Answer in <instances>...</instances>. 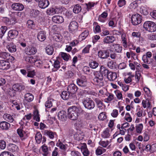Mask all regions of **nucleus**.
<instances>
[{
  "label": "nucleus",
  "instance_id": "nucleus-1",
  "mask_svg": "<svg viewBox=\"0 0 156 156\" xmlns=\"http://www.w3.org/2000/svg\"><path fill=\"white\" fill-rule=\"evenodd\" d=\"M79 109L76 107H69L68 109V117L72 120L77 119L78 116Z\"/></svg>",
  "mask_w": 156,
  "mask_h": 156
},
{
  "label": "nucleus",
  "instance_id": "nucleus-2",
  "mask_svg": "<svg viewBox=\"0 0 156 156\" xmlns=\"http://www.w3.org/2000/svg\"><path fill=\"white\" fill-rule=\"evenodd\" d=\"M95 77L93 79L94 84L99 87H102L104 85L103 76L101 73L100 72H97L95 73Z\"/></svg>",
  "mask_w": 156,
  "mask_h": 156
},
{
  "label": "nucleus",
  "instance_id": "nucleus-3",
  "mask_svg": "<svg viewBox=\"0 0 156 156\" xmlns=\"http://www.w3.org/2000/svg\"><path fill=\"white\" fill-rule=\"evenodd\" d=\"M143 27L146 30L149 32H154L156 30V25L152 21L145 22L143 24Z\"/></svg>",
  "mask_w": 156,
  "mask_h": 156
},
{
  "label": "nucleus",
  "instance_id": "nucleus-4",
  "mask_svg": "<svg viewBox=\"0 0 156 156\" xmlns=\"http://www.w3.org/2000/svg\"><path fill=\"white\" fill-rule=\"evenodd\" d=\"M118 33V34H121V43L122 45L125 48H126L128 46V37L127 34L121 32V31L117 30H114Z\"/></svg>",
  "mask_w": 156,
  "mask_h": 156
},
{
  "label": "nucleus",
  "instance_id": "nucleus-5",
  "mask_svg": "<svg viewBox=\"0 0 156 156\" xmlns=\"http://www.w3.org/2000/svg\"><path fill=\"white\" fill-rule=\"evenodd\" d=\"M83 103L85 108L87 109L91 110L95 107L94 101L90 98H87L83 101Z\"/></svg>",
  "mask_w": 156,
  "mask_h": 156
},
{
  "label": "nucleus",
  "instance_id": "nucleus-6",
  "mask_svg": "<svg viewBox=\"0 0 156 156\" xmlns=\"http://www.w3.org/2000/svg\"><path fill=\"white\" fill-rule=\"evenodd\" d=\"M141 20V16L137 13L134 14L131 17V22L134 25H137L140 23Z\"/></svg>",
  "mask_w": 156,
  "mask_h": 156
},
{
  "label": "nucleus",
  "instance_id": "nucleus-7",
  "mask_svg": "<svg viewBox=\"0 0 156 156\" xmlns=\"http://www.w3.org/2000/svg\"><path fill=\"white\" fill-rule=\"evenodd\" d=\"M78 25L75 21H71L69 26V32L74 33L78 29Z\"/></svg>",
  "mask_w": 156,
  "mask_h": 156
},
{
  "label": "nucleus",
  "instance_id": "nucleus-8",
  "mask_svg": "<svg viewBox=\"0 0 156 156\" xmlns=\"http://www.w3.org/2000/svg\"><path fill=\"white\" fill-rule=\"evenodd\" d=\"M10 67V64L8 61L4 60H0V69L7 70Z\"/></svg>",
  "mask_w": 156,
  "mask_h": 156
},
{
  "label": "nucleus",
  "instance_id": "nucleus-9",
  "mask_svg": "<svg viewBox=\"0 0 156 156\" xmlns=\"http://www.w3.org/2000/svg\"><path fill=\"white\" fill-rule=\"evenodd\" d=\"M98 57L101 59H106L109 56V53L107 50H101L98 52Z\"/></svg>",
  "mask_w": 156,
  "mask_h": 156
},
{
  "label": "nucleus",
  "instance_id": "nucleus-10",
  "mask_svg": "<svg viewBox=\"0 0 156 156\" xmlns=\"http://www.w3.org/2000/svg\"><path fill=\"white\" fill-rule=\"evenodd\" d=\"M11 7L13 10L17 11H21L24 8L23 5L20 3H14L12 5Z\"/></svg>",
  "mask_w": 156,
  "mask_h": 156
},
{
  "label": "nucleus",
  "instance_id": "nucleus-11",
  "mask_svg": "<svg viewBox=\"0 0 156 156\" xmlns=\"http://www.w3.org/2000/svg\"><path fill=\"white\" fill-rule=\"evenodd\" d=\"M76 83L79 86L83 87H86L87 85V80L85 76L77 79L76 80Z\"/></svg>",
  "mask_w": 156,
  "mask_h": 156
},
{
  "label": "nucleus",
  "instance_id": "nucleus-12",
  "mask_svg": "<svg viewBox=\"0 0 156 156\" xmlns=\"http://www.w3.org/2000/svg\"><path fill=\"white\" fill-rule=\"evenodd\" d=\"M17 132L20 138L22 140H25L27 137L26 136V133L23 129V126H21L20 128L17 130Z\"/></svg>",
  "mask_w": 156,
  "mask_h": 156
},
{
  "label": "nucleus",
  "instance_id": "nucleus-13",
  "mask_svg": "<svg viewBox=\"0 0 156 156\" xmlns=\"http://www.w3.org/2000/svg\"><path fill=\"white\" fill-rule=\"evenodd\" d=\"M80 148L81 152L84 156H89L90 152L87 148L86 144L85 143L81 144Z\"/></svg>",
  "mask_w": 156,
  "mask_h": 156
},
{
  "label": "nucleus",
  "instance_id": "nucleus-14",
  "mask_svg": "<svg viewBox=\"0 0 156 156\" xmlns=\"http://www.w3.org/2000/svg\"><path fill=\"white\" fill-rule=\"evenodd\" d=\"M37 50L35 48L30 46L27 47L25 50V53L28 55H32L35 54L37 52Z\"/></svg>",
  "mask_w": 156,
  "mask_h": 156
},
{
  "label": "nucleus",
  "instance_id": "nucleus-15",
  "mask_svg": "<svg viewBox=\"0 0 156 156\" xmlns=\"http://www.w3.org/2000/svg\"><path fill=\"white\" fill-rule=\"evenodd\" d=\"M6 48L9 52L11 53L15 52L16 51V46L12 42L8 43Z\"/></svg>",
  "mask_w": 156,
  "mask_h": 156
},
{
  "label": "nucleus",
  "instance_id": "nucleus-16",
  "mask_svg": "<svg viewBox=\"0 0 156 156\" xmlns=\"http://www.w3.org/2000/svg\"><path fill=\"white\" fill-rule=\"evenodd\" d=\"M12 90L16 92H20L25 89V86L20 84L16 83L12 86Z\"/></svg>",
  "mask_w": 156,
  "mask_h": 156
},
{
  "label": "nucleus",
  "instance_id": "nucleus-17",
  "mask_svg": "<svg viewBox=\"0 0 156 156\" xmlns=\"http://www.w3.org/2000/svg\"><path fill=\"white\" fill-rule=\"evenodd\" d=\"M49 5V2L48 0H41L38 3L39 7L42 9L47 7Z\"/></svg>",
  "mask_w": 156,
  "mask_h": 156
},
{
  "label": "nucleus",
  "instance_id": "nucleus-18",
  "mask_svg": "<svg viewBox=\"0 0 156 156\" xmlns=\"http://www.w3.org/2000/svg\"><path fill=\"white\" fill-rule=\"evenodd\" d=\"M77 90V87L73 83L70 84L67 88L68 92L72 94L75 93Z\"/></svg>",
  "mask_w": 156,
  "mask_h": 156
},
{
  "label": "nucleus",
  "instance_id": "nucleus-19",
  "mask_svg": "<svg viewBox=\"0 0 156 156\" xmlns=\"http://www.w3.org/2000/svg\"><path fill=\"white\" fill-rule=\"evenodd\" d=\"M18 34V31L15 30H10L8 33V36L11 39H14L16 38Z\"/></svg>",
  "mask_w": 156,
  "mask_h": 156
},
{
  "label": "nucleus",
  "instance_id": "nucleus-20",
  "mask_svg": "<svg viewBox=\"0 0 156 156\" xmlns=\"http://www.w3.org/2000/svg\"><path fill=\"white\" fill-rule=\"evenodd\" d=\"M115 40V38L113 36H107L104 39L103 43L104 44H109L113 42Z\"/></svg>",
  "mask_w": 156,
  "mask_h": 156
},
{
  "label": "nucleus",
  "instance_id": "nucleus-21",
  "mask_svg": "<svg viewBox=\"0 0 156 156\" xmlns=\"http://www.w3.org/2000/svg\"><path fill=\"white\" fill-rule=\"evenodd\" d=\"M8 150L12 152L16 153L18 151V147L15 144H10L8 146Z\"/></svg>",
  "mask_w": 156,
  "mask_h": 156
},
{
  "label": "nucleus",
  "instance_id": "nucleus-22",
  "mask_svg": "<svg viewBox=\"0 0 156 156\" xmlns=\"http://www.w3.org/2000/svg\"><path fill=\"white\" fill-rule=\"evenodd\" d=\"M58 116L59 120L62 121L66 120L67 118L66 112L64 111H60L58 113Z\"/></svg>",
  "mask_w": 156,
  "mask_h": 156
},
{
  "label": "nucleus",
  "instance_id": "nucleus-23",
  "mask_svg": "<svg viewBox=\"0 0 156 156\" xmlns=\"http://www.w3.org/2000/svg\"><path fill=\"white\" fill-rule=\"evenodd\" d=\"M38 39L41 41H44L46 38V33L44 31H41L37 34Z\"/></svg>",
  "mask_w": 156,
  "mask_h": 156
},
{
  "label": "nucleus",
  "instance_id": "nucleus-24",
  "mask_svg": "<svg viewBox=\"0 0 156 156\" xmlns=\"http://www.w3.org/2000/svg\"><path fill=\"white\" fill-rule=\"evenodd\" d=\"M52 20L54 22L58 23H62L64 21L63 17L59 16H53L52 18Z\"/></svg>",
  "mask_w": 156,
  "mask_h": 156
},
{
  "label": "nucleus",
  "instance_id": "nucleus-25",
  "mask_svg": "<svg viewBox=\"0 0 156 156\" xmlns=\"http://www.w3.org/2000/svg\"><path fill=\"white\" fill-rule=\"evenodd\" d=\"M24 100L27 102H31L34 99V95L30 93H27L25 94L24 97Z\"/></svg>",
  "mask_w": 156,
  "mask_h": 156
},
{
  "label": "nucleus",
  "instance_id": "nucleus-26",
  "mask_svg": "<svg viewBox=\"0 0 156 156\" xmlns=\"http://www.w3.org/2000/svg\"><path fill=\"white\" fill-rule=\"evenodd\" d=\"M117 77L116 73L110 71L108 75L107 78L110 81L115 80Z\"/></svg>",
  "mask_w": 156,
  "mask_h": 156
},
{
  "label": "nucleus",
  "instance_id": "nucleus-27",
  "mask_svg": "<svg viewBox=\"0 0 156 156\" xmlns=\"http://www.w3.org/2000/svg\"><path fill=\"white\" fill-rule=\"evenodd\" d=\"M108 14L107 12H103L101 15L99 16L98 20L99 21L104 23L106 20V17L108 16Z\"/></svg>",
  "mask_w": 156,
  "mask_h": 156
},
{
  "label": "nucleus",
  "instance_id": "nucleus-28",
  "mask_svg": "<svg viewBox=\"0 0 156 156\" xmlns=\"http://www.w3.org/2000/svg\"><path fill=\"white\" fill-rule=\"evenodd\" d=\"M99 109H102L105 107V105L102 102V101L98 98H96L94 99Z\"/></svg>",
  "mask_w": 156,
  "mask_h": 156
},
{
  "label": "nucleus",
  "instance_id": "nucleus-29",
  "mask_svg": "<svg viewBox=\"0 0 156 156\" xmlns=\"http://www.w3.org/2000/svg\"><path fill=\"white\" fill-rule=\"evenodd\" d=\"M44 134L47 135L51 139H53L55 136H57L56 133L52 132L50 130H45L44 132Z\"/></svg>",
  "mask_w": 156,
  "mask_h": 156
},
{
  "label": "nucleus",
  "instance_id": "nucleus-30",
  "mask_svg": "<svg viewBox=\"0 0 156 156\" xmlns=\"http://www.w3.org/2000/svg\"><path fill=\"white\" fill-rule=\"evenodd\" d=\"M37 58L35 56H25L24 57L25 61L30 63H34L36 61Z\"/></svg>",
  "mask_w": 156,
  "mask_h": 156
},
{
  "label": "nucleus",
  "instance_id": "nucleus-31",
  "mask_svg": "<svg viewBox=\"0 0 156 156\" xmlns=\"http://www.w3.org/2000/svg\"><path fill=\"white\" fill-rule=\"evenodd\" d=\"M89 34V31L87 30H84L79 36V39L83 41L86 38Z\"/></svg>",
  "mask_w": 156,
  "mask_h": 156
},
{
  "label": "nucleus",
  "instance_id": "nucleus-32",
  "mask_svg": "<svg viewBox=\"0 0 156 156\" xmlns=\"http://www.w3.org/2000/svg\"><path fill=\"white\" fill-rule=\"evenodd\" d=\"M3 118L5 120L10 122H12L14 120L13 117L9 114L7 113L3 115Z\"/></svg>",
  "mask_w": 156,
  "mask_h": 156
},
{
  "label": "nucleus",
  "instance_id": "nucleus-33",
  "mask_svg": "<svg viewBox=\"0 0 156 156\" xmlns=\"http://www.w3.org/2000/svg\"><path fill=\"white\" fill-rule=\"evenodd\" d=\"M10 126V124L5 121H3L0 123V127L3 129H7Z\"/></svg>",
  "mask_w": 156,
  "mask_h": 156
},
{
  "label": "nucleus",
  "instance_id": "nucleus-34",
  "mask_svg": "<svg viewBox=\"0 0 156 156\" xmlns=\"http://www.w3.org/2000/svg\"><path fill=\"white\" fill-rule=\"evenodd\" d=\"M109 129L107 128L101 134V136L104 138H108L110 136L109 133Z\"/></svg>",
  "mask_w": 156,
  "mask_h": 156
},
{
  "label": "nucleus",
  "instance_id": "nucleus-35",
  "mask_svg": "<svg viewBox=\"0 0 156 156\" xmlns=\"http://www.w3.org/2000/svg\"><path fill=\"white\" fill-rule=\"evenodd\" d=\"M142 104L144 108L146 107L149 109H151V103L148 101H147L146 100H143L142 101Z\"/></svg>",
  "mask_w": 156,
  "mask_h": 156
},
{
  "label": "nucleus",
  "instance_id": "nucleus-36",
  "mask_svg": "<svg viewBox=\"0 0 156 156\" xmlns=\"http://www.w3.org/2000/svg\"><path fill=\"white\" fill-rule=\"evenodd\" d=\"M100 71L101 72V73L102 75H104V76H107V77H108V74L109 72L110 71H109L108 70L105 68L103 66H101L100 68Z\"/></svg>",
  "mask_w": 156,
  "mask_h": 156
},
{
  "label": "nucleus",
  "instance_id": "nucleus-37",
  "mask_svg": "<svg viewBox=\"0 0 156 156\" xmlns=\"http://www.w3.org/2000/svg\"><path fill=\"white\" fill-rule=\"evenodd\" d=\"M54 40L57 42H61L62 39V37L60 34H55L53 36Z\"/></svg>",
  "mask_w": 156,
  "mask_h": 156
},
{
  "label": "nucleus",
  "instance_id": "nucleus-38",
  "mask_svg": "<svg viewBox=\"0 0 156 156\" xmlns=\"http://www.w3.org/2000/svg\"><path fill=\"white\" fill-rule=\"evenodd\" d=\"M81 10V6L79 4L74 5L73 9V12L75 13H78Z\"/></svg>",
  "mask_w": 156,
  "mask_h": 156
},
{
  "label": "nucleus",
  "instance_id": "nucleus-39",
  "mask_svg": "<svg viewBox=\"0 0 156 156\" xmlns=\"http://www.w3.org/2000/svg\"><path fill=\"white\" fill-rule=\"evenodd\" d=\"M42 151L44 153L43 155L44 156H48V150L47 146L44 144L41 147Z\"/></svg>",
  "mask_w": 156,
  "mask_h": 156
},
{
  "label": "nucleus",
  "instance_id": "nucleus-40",
  "mask_svg": "<svg viewBox=\"0 0 156 156\" xmlns=\"http://www.w3.org/2000/svg\"><path fill=\"white\" fill-rule=\"evenodd\" d=\"M113 50L115 52L120 53L121 52L122 48L119 44H115L113 46Z\"/></svg>",
  "mask_w": 156,
  "mask_h": 156
},
{
  "label": "nucleus",
  "instance_id": "nucleus-41",
  "mask_svg": "<svg viewBox=\"0 0 156 156\" xmlns=\"http://www.w3.org/2000/svg\"><path fill=\"white\" fill-rule=\"evenodd\" d=\"M35 139L37 144H40L42 140V135L40 133H37L35 136Z\"/></svg>",
  "mask_w": 156,
  "mask_h": 156
},
{
  "label": "nucleus",
  "instance_id": "nucleus-42",
  "mask_svg": "<svg viewBox=\"0 0 156 156\" xmlns=\"http://www.w3.org/2000/svg\"><path fill=\"white\" fill-rule=\"evenodd\" d=\"M57 10L53 8H49L47 9L46 12L49 15H52L57 13Z\"/></svg>",
  "mask_w": 156,
  "mask_h": 156
},
{
  "label": "nucleus",
  "instance_id": "nucleus-43",
  "mask_svg": "<svg viewBox=\"0 0 156 156\" xmlns=\"http://www.w3.org/2000/svg\"><path fill=\"white\" fill-rule=\"evenodd\" d=\"M46 51L48 55H52L54 52L53 48L50 46H48L46 48Z\"/></svg>",
  "mask_w": 156,
  "mask_h": 156
},
{
  "label": "nucleus",
  "instance_id": "nucleus-44",
  "mask_svg": "<svg viewBox=\"0 0 156 156\" xmlns=\"http://www.w3.org/2000/svg\"><path fill=\"white\" fill-rule=\"evenodd\" d=\"M69 93L68 92L65 91H63L61 94V97L62 99L64 100H66L69 99Z\"/></svg>",
  "mask_w": 156,
  "mask_h": 156
},
{
  "label": "nucleus",
  "instance_id": "nucleus-45",
  "mask_svg": "<svg viewBox=\"0 0 156 156\" xmlns=\"http://www.w3.org/2000/svg\"><path fill=\"white\" fill-rule=\"evenodd\" d=\"M9 56V53L5 51H0V58L4 59H8Z\"/></svg>",
  "mask_w": 156,
  "mask_h": 156
},
{
  "label": "nucleus",
  "instance_id": "nucleus-46",
  "mask_svg": "<svg viewBox=\"0 0 156 156\" xmlns=\"http://www.w3.org/2000/svg\"><path fill=\"white\" fill-rule=\"evenodd\" d=\"M45 61V60L42 61L40 60H38L37 58L36 61L35 62V65L41 68L43 66L44 62Z\"/></svg>",
  "mask_w": 156,
  "mask_h": 156
},
{
  "label": "nucleus",
  "instance_id": "nucleus-47",
  "mask_svg": "<svg viewBox=\"0 0 156 156\" xmlns=\"http://www.w3.org/2000/svg\"><path fill=\"white\" fill-rule=\"evenodd\" d=\"M143 126L142 123L136 125V131L137 133H141L142 132Z\"/></svg>",
  "mask_w": 156,
  "mask_h": 156
},
{
  "label": "nucleus",
  "instance_id": "nucleus-48",
  "mask_svg": "<svg viewBox=\"0 0 156 156\" xmlns=\"http://www.w3.org/2000/svg\"><path fill=\"white\" fill-rule=\"evenodd\" d=\"M108 95H107L108 97L105 99V101L106 102L108 103L112 101L114 98V95L113 94L111 93H108Z\"/></svg>",
  "mask_w": 156,
  "mask_h": 156
},
{
  "label": "nucleus",
  "instance_id": "nucleus-49",
  "mask_svg": "<svg viewBox=\"0 0 156 156\" xmlns=\"http://www.w3.org/2000/svg\"><path fill=\"white\" fill-rule=\"evenodd\" d=\"M60 55L63 59L65 61H67L69 60V58L70 57V55L66 53L61 52Z\"/></svg>",
  "mask_w": 156,
  "mask_h": 156
},
{
  "label": "nucleus",
  "instance_id": "nucleus-50",
  "mask_svg": "<svg viewBox=\"0 0 156 156\" xmlns=\"http://www.w3.org/2000/svg\"><path fill=\"white\" fill-rule=\"evenodd\" d=\"M7 30V27L5 26H2L0 28V37H2Z\"/></svg>",
  "mask_w": 156,
  "mask_h": 156
},
{
  "label": "nucleus",
  "instance_id": "nucleus-51",
  "mask_svg": "<svg viewBox=\"0 0 156 156\" xmlns=\"http://www.w3.org/2000/svg\"><path fill=\"white\" fill-rule=\"evenodd\" d=\"M27 27L28 28L33 29L35 26V24L33 21L31 20H29L27 21Z\"/></svg>",
  "mask_w": 156,
  "mask_h": 156
},
{
  "label": "nucleus",
  "instance_id": "nucleus-52",
  "mask_svg": "<svg viewBox=\"0 0 156 156\" xmlns=\"http://www.w3.org/2000/svg\"><path fill=\"white\" fill-rule=\"evenodd\" d=\"M109 143V142L108 140L106 141H104L103 140H100L99 144L101 146L105 148L108 145Z\"/></svg>",
  "mask_w": 156,
  "mask_h": 156
},
{
  "label": "nucleus",
  "instance_id": "nucleus-53",
  "mask_svg": "<svg viewBox=\"0 0 156 156\" xmlns=\"http://www.w3.org/2000/svg\"><path fill=\"white\" fill-rule=\"evenodd\" d=\"M142 59L144 62L147 64H150L151 62L150 58L145 55H143L142 57Z\"/></svg>",
  "mask_w": 156,
  "mask_h": 156
},
{
  "label": "nucleus",
  "instance_id": "nucleus-54",
  "mask_svg": "<svg viewBox=\"0 0 156 156\" xmlns=\"http://www.w3.org/2000/svg\"><path fill=\"white\" fill-rule=\"evenodd\" d=\"M34 118L37 122L40 121L39 114L37 110H35L34 112Z\"/></svg>",
  "mask_w": 156,
  "mask_h": 156
},
{
  "label": "nucleus",
  "instance_id": "nucleus-55",
  "mask_svg": "<svg viewBox=\"0 0 156 156\" xmlns=\"http://www.w3.org/2000/svg\"><path fill=\"white\" fill-rule=\"evenodd\" d=\"M90 67L92 69H95L98 66V63L94 61H91L89 64Z\"/></svg>",
  "mask_w": 156,
  "mask_h": 156
},
{
  "label": "nucleus",
  "instance_id": "nucleus-56",
  "mask_svg": "<svg viewBox=\"0 0 156 156\" xmlns=\"http://www.w3.org/2000/svg\"><path fill=\"white\" fill-rule=\"evenodd\" d=\"M115 93L117 98L119 100L122 99V93L119 90H115Z\"/></svg>",
  "mask_w": 156,
  "mask_h": 156
},
{
  "label": "nucleus",
  "instance_id": "nucleus-57",
  "mask_svg": "<svg viewBox=\"0 0 156 156\" xmlns=\"http://www.w3.org/2000/svg\"><path fill=\"white\" fill-rule=\"evenodd\" d=\"M90 45H88L86 46L82 50V53L83 54L89 53V52L90 48L91 47Z\"/></svg>",
  "mask_w": 156,
  "mask_h": 156
},
{
  "label": "nucleus",
  "instance_id": "nucleus-58",
  "mask_svg": "<svg viewBox=\"0 0 156 156\" xmlns=\"http://www.w3.org/2000/svg\"><path fill=\"white\" fill-rule=\"evenodd\" d=\"M98 118L101 120H104L106 118V116L105 113L104 112L100 113L98 116Z\"/></svg>",
  "mask_w": 156,
  "mask_h": 156
},
{
  "label": "nucleus",
  "instance_id": "nucleus-59",
  "mask_svg": "<svg viewBox=\"0 0 156 156\" xmlns=\"http://www.w3.org/2000/svg\"><path fill=\"white\" fill-rule=\"evenodd\" d=\"M58 142L56 143V145L61 149L65 150L66 148V146L61 142L59 140H58Z\"/></svg>",
  "mask_w": 156,
  "mask_h": 156
},
{
  "label": "nucleus",
  "instance_id": "nucleus-60",
  "mask_svg": "<svg viewBox=\"0 0 156 156\" xmlns=\"http://www.w3.org/2000/svg\"><path fill=\"white\" fill-rule=\"evenodd\" d=\"M143 136L144 137V141H148L150 139L148 133L146 131L144 133Z\"/></svg>",
  "mask_w": 156,
  "mask_h": 156
},
{
  "label": "nucleus",
  "instance_id": "nucleus-61",
  "mask_svg": "<svg viewBox=\"0 0 156 156\" xmlns=\"http://www.w3.org/2000/svg\"><path fill=\"white\" fill-rule=\"evenodd\" d=\"M124 118L128 122H130L132 121V118L131 117L129 113H126V114Z\"/></svg>",
  "mask_w": 156,
  "mask_h": 156
},
{
  "label": "nucleus",
  "instance_id": "nucleus-62",
  "mask_svg": "<svg viewBox=\"0 0 156 156\" xmlns=\"http://www.w3.org/2000/svg\"><path fill=\"white\" fill-rule=\"evenodd\" d=\"M86 5L87 7L86 10L87 11H88L91 9L92 7L94 6V3L92 2H89L87 4H86Z\"/></svg>",
  "mask_w": 156,
  "mask_h": 156
},
{
  "label": "nucleus",
  "instance_id": "nucleus-63",
  "mask_svg": "<svg viewBox=\"0 0 156 156\" xmlns=\"http://www.w3.org/2000/svg\"><path fill=\"white\" fill-rule=\"evenodd\" d=\"M6 147V143L4 140H0V148L4 149Z\"/></svg>",
  "mask_w": 156,
  "mask_h": 156
},
{
  "label": "nucleus",
  "instance_id": "nucleus-64",
  "mask_svg": "<svg viewBox=\"0 0 156 156\" xmlns=\"http://www.w3.org/2000/svg\"><path fill=\"white\" fill-rule=\"evenodd\" d=\"M70 154L71 156H81V153L79 152L76 151H72Z\"/></svg>",
  "mask_w": 156,
  "mask_h": 156
}]
</instances>
